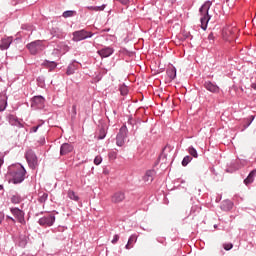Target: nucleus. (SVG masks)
Returning <instances> with one entry per match:
<instances>
[{"label":"nucleus","mask_w":256,"mask_h":256,"mask_svg":"<svg viewBox=\"0 0 256 256\" xmlns=\"http://www.w3.org/2000/svg\"><path fill=\"white\" fill-rule=\"evenodd\" d=\"M188 153L189 155H191V157H194V159H197V157H199V154L197 153V149H195V147L190 146L188 148Z\"/></svg>","instance_id":"cd10ccee"},{"label":"nucleus","mask_w":256,"mask_h":256,"mask_svg":"<svg viewBox=\"0 0 256 256\" xmlns=\"http://www.w3.org/2000/svg\"><path fill=\"white\" fill-rule=\"evenodd\" d=\"M5 163V160L3 159V156L0 153V167Z\"/></svg>","instance_id":"8fccbe9b"},{"label":"nucleus","mask_w":256,"mask_h":256,"mask_svg":"<svg viewBox=\"0 0 256 256\" xmlns=\"http://www.w3.org/2000/svg\"><path fill=\"white\" fill-rule=\"evenodd\" d=\"M253 121H255V116L254 115L249 116L246 127H249L251 123H253Z\"/></svg>","instance_id":"58836bf2"},{"label":"nucleus","mask_w":256,"mask_h":256,"mask_svg":"<svg viewBox=\"0 0 256 256\" xmlns=\"http://www.w3.org/2000/svg\"><path fill=\"white\" fill-rule=\"evenodd\" d=\"M25 159L28 163V166L35 171L39 167V158L37 157V154H35V151L29 149L25 153Z\"/></svg>","instance_id":"20e7f679"},{"label":"nucleus","mask_w":256,"mask_h":256,"mask_svg":"<svg viewBox=\"0 0 256 256\" xmlns=\"http://www.w3.org/2000/svg\"><path fill=\"white\" fill-rule=\"evenodd\" d=\"M184 37H185V39H193V36H191V33L190 32H185L184 33Z\"/></svg>","instance_id":"a18cd8bd"},{"label":"nucleus","mask_w":256,"mask_h":256,"mask_svg":"<svg viewBox=\"0 0 256 256\" xmlns=\"http://www.w3.org/2000/svg\"><path fill=\"white\" fill-rule=\"evenodd\" d=\"M1 190H3V186H2V185H0V191H1Z\"/></svg>","instance_id":"680f3d73"},{"label":"nucleus","mask_w":256,"mask_h":256,"mask_svg":"<svg viewBox=\"0 0 256 256\" xmlns=\"http://www.w3.org/2000/svg\"><path fill=\"white\" fill-rule=\"evenodd\" d=\"M68 197H69V199H71L72 201H79V197L77 196V194H76L75 191H73V190H69V191H68Z\"/></svg>","instance_id":"7c9ffc66"},{"label":"nucleus","mask_w":256,"mask_h":256,"mask_svg":"<svg viewBox=\"0 0 256 256\" xmlns=\"http://www.w3.org/2000/svg\"><path fill=\"white\" fill-rule=\"evenodd\" d=\"M11 43H13V37H5L0 41V51H7L9 47H11Z\"/></svg>","instance_id":"ddd939ff"},{"label":"nucleus","mask_w":256,"mask_h":256,"mask_svg":"<svg viewBox=\"0 0 256 256\" xmlns=\"http://www.w3.org/2000/svg\"><path fill=\"white\" fill-rule=\"evenodd\" d=\"M10 201L13 205H19L23 201V198L19 195V193H15L11 196Z\"/></svg>","instance_id":"4be33fe9"},{"label":"nucleus","mask_w":256,"mask_h":256,"mask_svg":"<svg viewBox=\"0 0 256 256\" xmlns=\"http://www.w3.org/2000/svg\"><path fill=\"white\" fill-rule=\"evenodd\" d=\"M105 7H107V5L103 4L101 6H96L95 9L96 11H105Z\"/></svg>","instance_id":"79ce46f5"},{"label":"nucleus","mask_w":256,"mask_h":256,"mask_svg":"<svg viewBox=\"0 0 256 256\" xmlns=\"http://www.w3.org/2000/svg\"><path fill=\"white\" fill-rule=\"evenodd\" d=\"M18 245H19V247L27 246V237H25V235H20L18 237Z\"/></svg>","instance_id":"bb28decb"},{"label":"nucleus","mask_w":256,"mask_h":256,"mask_svg":"<svg viewBox=\"0 0 256 256\" xmlns=\"http://www.w3.org/2000/svg\"><path fill=\"white\" fill-rule=\"evenodd\" d=\"M10 213L17 219L18 223L25 225V212L18 207L10 208Z\"/></svg>","instance_id":"1a4fd4ad"},{"label":"nucleus","mask_w":256,"mask_h":256,"mask_svg":"<svg viewBox=\"0 0 256 256\" xmlns=\"http://www.w3.org/2000/svg\"><path fill=\"white\" fill-rule=\"evenodd\" d=\"M167 157V155H165L164 153H162L161 155H160V159H165Z\"/></svg>","instance_id":"864d4df0"},{"label":"nucleus","mask_w":256,"mask_h":256,"mask_svg":"<svg viewBox=\"0 0 256 256\" xmlns=\"http://www.w3.org/2000/svg\"><path fill=\"white\" fill-rule=\"evenodd\" d=\"M247 161H241L239 159L232 160L231 163L229 164V167L227 169L228 173H233L235 171H238V169H241L243 165H246Z\"/></svg>","instance_id":"9d476101"},{"label":"nucleus","mask_w":256,"mask_h":256,"mask_svg":"<svg viewBox=\"0 0 256 256\" xmlns=\"http://www.w3.org/2000/svg\"><path fill=\"white\" fill-rule=\"evenodd\" d=\"M98 55L102 58L111 57L113 53H115V50L112 47H104L97 51Z\"/></svg>","instance_id":"2eb2a0df"},{"label":"nucleus","mask_w":256,"mask_h":256,"mask_svg":"<svg viewBox=\"0 0 256 256\" xmlns=\"http://www.w3.org/2000/svg\"><path fill=\"white\" fill-rule=\"evenodd\" d=\"M32 109H44L45 108V97L42 95L34 96L31 99Z\"/></svg>","instance_id":"6e6552de"},{"label":"nucleus","mask_w":256,"mask_h":256,"mask_svg":"<svg viewBox=\"0 0 256 256\" xmlns=\"http://www.w3.org/2000/svg\"><path fill=\"white\" fill-rule=\"evenodd\" d=\"M71 48L69 47V45H67V43L65 42H60L57 45V51H59L60 53H62V55H65V53H68V51Z\"/></svg>","instance_id":"aec40b11"},{"label":"nucleus","mask_w":256,"mask_h":256,"mask_svg":"<svg viewBox=\"0 0 256 256\" xmlns=\"http://www.w3.org/2000/svg\"><path fill=\"white\" fill-rule=\"evenodd\" d=\"M8 173L11 177V183L19 185L25 181L27 170L20 163H16L9 166Z\"/></svg>","instance_id":"f257e3e1"},{"label":"nucleus","mask_w":256,"mask_h":256,"mask_svg":"<svg viewBox=\"0 0 256 256\" xmlns=\"http://www.w3.org/2000/svg\"><path fill=\"white\" fill-rule=\"evenodd\" d=\"M113 115H117V110H113Z\"/></svg>","instance_id":"13d9d810"},{"label":"nucleus","mask_w":256,"mask_h":256,"mask_svg":"<svg viewBox=\"0 0 256 256\" xmlns=\"http://www.w3.org/2000/svg\"><path fill=\"white\" fill-rule=\"evenodd\" d=\"M252 89L256 91V82L251 85Z\"/></svg>","instance_id":"5fc2aeb1"},{"label":"nucleus","mask_w":256,"mask_h":256,"mask_svg":"<svg viewBox=\"0 0 256 256\" xmlns=\"http://www.w3.org/2000/svg\"><path fill=\"white\" fill-rule=\"evenodd\" d=\"M55 219V214H47L38 220V225H40V227H53L55 225Z\"/></svg>","instance_id":"39448f33"},{"label":"nucleus","mask_w":256,"mask_h":256,"mask_svg":"<svg viewBox=\"0 0 256 256\" xmlns=\"http://www.w3.org/2000/svg\"><path fill=\"white\" fill-rule=\"evenodd\" d=\"M61 31H59V28H52L51 30V35H53V37H57L59 39V37H61Z\"/></svg>","instance_id":"2f4dec72"},{"label":"nucleus","mask_w":256,"mask_h":256,"mask_svg":"<svg viewBox=\"0 0 256 256\" xmlns=\"http://www.w3.org/2000/svg\"><path fill=\"white\" fill-rule=\"evenodd\" d=\"M96 7H97V6H90V7H88V9H89L90 11H97Z\"/></svg>","instance_id":"603ef678"},{"label":"nucleus","mask_w":256,"mask_h":256,"mask_svg":"<svg viewBox=\"0 0 256 256\" xmlns=\"http://www.w3.org/2000/svg\"><path fill=\"white\" fill-rule=\"evenodd\" d=\"M108 157L109 159H111L112 161L117 159V150H111L109 153H108Z\"/></svg>","instance_id":"473e14b6"},{"label":"nucleus","mask_w":256,"mask_h":256,"mask_svg":"<svg viewBox=\"0 0 256 256\" xmlns=\"http://www.w3.org/2000/svg\"><path fill=\"white\" fill-rule=\"evenodd\" d=\"M211 5H213L212 1H206L199 9V13L201 15V29H203V31H207V25H209V21H211V15H209V9H211Z\"/></svg>","instance_id":"f03ea898"},{"label":"nucleus","mask_w":256,"mask_h":256,"mask_svg":"<svg viewBox=\"0 0 256 256\" xmlns=\"http://www.w3.org/2000/svg\"><path fill=\"white\" fill-rule=\"evenodd\" d=\"M117 241H119V235H118V234H115V235L113 236V239H112L111 243H112L113 245H115V244H117Z\"/></svg>","instance_id":"a19ab883"},{"label":"nucleus","mask_w":256,"mask_h":256,"mask_svg":"<svg viewBox=\"0 0 256 256\" xmlns=\"http://www.w3.org/2000/svg\"><path fill=\"white\" fill-rule=\"evenodd\" d=\"M225 251H231L233 249V245L231 243L224 244Z\"/></svg>","instance_id":"ea45409f"},{"label":"nucleus","mask_w":256,"mask_h":256,"mask_svg":"<svg viewBox=\"0 0 256 256\" xmlns=\"http://www.w3.org/2000/svg\"><path fill=\"white\" fill-rule=\"evenodd\" d=\"M191 161H193V157H191L189 155L185 156L182 160V166L187 167V165H189V163H191Z\"/></svg>","instance_id":"c756f323"},{"label":"nucleus","mask_w":256,"mask_h":256,"mask_svg":"<svg viewBox=\"0 0 256 256\" xmlns=\"http://www.w3.org/2000/svg\"><path fill=\"white\" fill-rule=\"evenodd\" d=\"M204 88L210 93H219V91H221L218 85L215 82L211 81L204 82Z\"/></svg>","instance_id":"4468645a"},{"label":"nucleus","mask_w":256,"mask_h":256,"mask_svg":"<svg viewBox=\"0 0 256 256\" xmlns=\"http://www.w3.org/2000/svg\"><path fill=\"white\" fill-rule=\"evenodd\" d=\"M253 181H255V179H253L250 176H248L246 179H244L245 185H250V183H253Z\"/></svg>","instance_id":"e433bc0d"},{"label":"nucleus","mask_w":256,"mask_h":256,"mask_svg":"<svg viewBox=\"0 0 256 256\" xmlns=\"http://www.w3.org/2000/svg\"><path fill=\"white\" fill-rule=\"evenodd\" d=\"M105 137V135L104 136H99V139H103Z\"/></svg>","instance_id":"bf43d9fd"},{"label":"nucleus","mask_w":256,"mask_h":256,"mask_svg":"<svg viewBox=\"0 0 256 256\" xmlns=\"http://www.w3.org/2000/svg\"><path fill=\"white\" fill-rule=\"evenodd\" d=\"M118 3H121V5H129L130 0H116Z\"/></svg>","instance_id":"37998d69"},{"label":"nucleus","mask_w":256,"mask_h":256,"mask_svg":"<svg viewBox=\"0 0 256 256\" xmlns=\"http://www.w3.org/2000/svg\"><path fill=\"white\" fill-rule=\"evenodd\" d=\"M72 113H73L74 115H77V105H73V106H72Z\"/></svg>","instance_id":"09e8293b"},{"label":"nucleus","mask_w":256,"mask_h":256,"mask_svg":"<svg viewBox=\"0 0 256 256\" xmlns=\"http://www.w3.org/2000/svg\"><path fill=\"white\" fill-rule=\"evenodd\" d=\"M229 0H226V2H228Z\"/></svg>","instance_id":"338daca9"},{"label":"nucleus","mask_w":256,"mask_h":256,"mask_svg":"<svg viewBox=\"0 0 256 256\" xmlns=\"http://www.w3.org/2000/svg\"><path fill=\"white\" fill-rule=\"evenodd\" d=\"M37 81H41V78H38Z\"/></svg>","instance_id":"0e129e2a"},{"label":"nucleus","mask_w":256,"mask_h":256,"mask_svg":"<svg viewBox=\"0 0 256 256\" xmlns=\"http://www.w3.org/2000/svg\"><path fill=\"white\" fill-rule=\"evenodd\" d=\"M3 219H5V215L0 212V224L3 223Z\"/></svg>","instance_id":"3c124183"},{"label":"nucleus","mask_w":256,"mask_h":256,"mask_svg":"<svg viewBox=\"0 0 256 256\" xmlns=\"http://www.w3.org/2000/svg\"><path fill=\"white\" fill-rule=\"evenodd\" d=\"M74 150H75V146H73V144L63 143L60 146V155L62 157L65 156V155H69V153H73Z\"/></svg>","instance_id":"9b49d317"},{"label":"nucleus","mask_w":256,"mask_h":256,"mask_svg":"<svg viewBox=\"0 0 256 256\" xmlns=\"http://www.w3.org/2000/svg\"><path fill=\"white\" fill-rule=\"evenodd\" d=\"M48 199H49V194L43 192L38 197V203H41L42 205H45V203H47Z\"/></svg>","instance_id":"393cba45"},{"label":"nucleus","mask_w":256,"mask_h":256,"mask_svg":"<svg viewBox=\"0 0 256 256\" xmlns=\"http://www.w3.org/2000/svg\"><path fill=\"white\" fill-rule=\"evenodd\" d=\"M127 133H129V130L127 129V125H123L119 129L118 134L116 135L117 147H123V145H125V139H127Z\"/></svg>","instance_id":"423d86ee"},{"label":"nucleus","mask_w":256,"mask_h":256,"mask_svg":"<svg viewBox=\"0 0 256 256\" xmlns=\"http://www.w3.org/2000/svg\"><path fill=\"white\" fill-rule=\"evenodd\" d=\"M128 123H129L130 125L132 124L131 119H130V120H128Z\"/></svg>","instance_id":"052dcab7"},{"label":"nucleus","mask_w":256,"mask_h":256,"mask_svg":"<svg viewBox=\"0 0 256 256\" xmlns=\"http://www.w3.org/2000/svg\"><path fill=\"white\" fill-rule=\"evenodd\" d=\"M6 109H7V101L2 100V104L0 105V113H2V111H5Z\"/></svg>","instance_id":"c9c22d12"},{"label":"nucleus","mask_w":256,"mask_h":256,"mask_svg":"<svg viewBox=\"0 0 256 256\" xmlns=\"http://www.w3.org/2000/svg\"><path fill=\"white\" fill-rule=\"evenodd\" d=\"M155 175H156L155 170H147L143 177V181L145 183H148L149 185L150 183H153V179H155Z\"/></svg>","instance_id":"a211bd4d"},{"label":"nucleus","mask_w":256,"mask_h":256,"mask_svg":"<svg viewBox=\"0 0 256 256\" xmlns=\"http://www.w3.org/2000/svg\"><path fill=\"white\" fill-rule=\"evenodd\" d=\"M8 219H10L11 221H13V223H15V219L11 216H7Z\"/></svg>","instance_id":"6e6d98bb"},{"label":"nucleus","mask_w":256,"mask_h":256,"mask_svg":"<svg viewBox=\"0 0 256 256\" xmlns=\"http://www.w3.org/2000/svg\"><path fill=\"white\" fill-rule=\"evenodd\" d=\"M181 183H185V181H181Z\"/></svg>","instance_id":"69168bd1"},{"label":"nucleus","mask_w":256,"mask_h":256,"mask_svg":"<svg viewBox=\"0 0 256 256\" xmlns=\"http://www.w3.org/2000/svg\"><path fill=\"white\" fill-rule=\"evenodd\" d=\"M7 119H8V123H10L12 127H18V129H23L24 125L21 123V120L17 118V116L10 114L8 115Z\"/></svg>","instance_id":"f8f14e48"},{"label":"nucleus","mask_w":256,"mask_h":256,"mask_svg":"<svg viewBox=\"0 0 256 256\" xmlns=\"http://www.w3.org/2000/svg\"><path fill=\"white\" fill-rule=\"evenodd\" d=\"M248 177H251L252 179H255V177H256V170H252V171L249 173Z\"/></svg>","instance_id":"c03bdc74"},{"label":"nucleus","mask_w":256,"mask_h":256,"mask_svg":"<svg viewBox=\"0 0 256 256\" xmlns=\"http://www.w3.org/2000/svg\"><path fill=\"white\" fill-rule=\"evenodd\" d=\"M75 15H77V11L67 10L63 12L62 17H64V19H69V17H75Z\"/></svg>","instance_id":"a878e982"},{"label":"nucleus","mask_w":256,"mask_h":256,"mask_svg":"<svg viewBox=\"0 0 256 256\" xmlns=\"http://www.w3.org/2000/svg\"><path fill=\"white\" fill-rule=\"evenodd\" d=\"M134 243H137V235L132 234V235L129 237V239H128V242H127V244H126V246H125V249H131V247H133L132 245H133Z\"/></svg>","instance_id":"b1692460"},{"label":"nucleus","mask_w":256,"mask_h":256,"mask_svg":"<svg viewBox=\"0 0 256 256\" xmlns=\"http://www.w3.org/2000/svg\"><path fill=\"white\" fill-rule=\"evenodd\" d=\"M222 211H231L233 209V202L231 200H224L221 204Z\"/></svg>","instance_id":"412c9836"},{"label":"nucleus","mask_w":256,"mask_h":256,"mask_svg":"<svg viewBox=\"0 0 256 256\" xmlns=\"http://www.w3.org/2000/svg\"><path fill=\"white\" fill-rule=\"evenodd\" d=\"M27 49L30 51L31 55H37L39 51H43V41L35 40L27 44Z\"/></svg>","instance_id":"0eeeda50"},{"label":"nucleus","mask_w":256,"mask_h":256,"mask_svg":"<svg viewBox=\"0 0 256 256\" xmlns=\"http://www.w3.org/2000/svg\"><path fill=\"white\" fill-rule=\"evenodd\" d=\"M103 163V158L101 156H96L94 158V165H101Z\"/></svg>","instance_id":"f704fd0d"},{"label":"nucleus","mask_w":256,"mask_h":256,"mask_svg":"<svg viewBox=\"0 0 256 256\" xmlns=\"http://www.w3.org/2000/svg\"><path fill=\"white\" fill-rule=\"evenodd\" d=\"M42 66L51 72V71H54V69H57V62L44 60L42 63Z\"/></svg>","instance_id":"6ab92c4d"},{"label":"nucleus","mask_w":256,"mask_h":256,"mask_svg":"<svg viewBox=\"0 0 256 256\" xmlns=\"http://www.w3.org/2000/svg\"><path fill=\"white\" fill-rule=\"evenodd\" d=\"M95 33L87 31L85 29L77 30L72 33V41L79 43V41H85V39H91Z\"/></svg>","instance_id":"7ed1b4c3"},{"label":"nucleus","mask_w":256,"mask_h":256,"mask_svg":"<svg viewBox=\"0 0 256 256\" xmlns=\"http://www.w3.org/2000/svg\"><path fill=\"white\" fill-rule=\"evenodd\" d=\"M214 228L217 229V224L214 225Z\"/></svg>","instance_id":"e2e57ef3"},{"label":"nucleus","mask_w":256,"mask_h":256,"mask_svg":"<svg viewBox=\"0 0 256 256\" xmlns=\"http://www.w3.org/2000/svg\"><path fill=\"white\" fill-rule=\"evenodd\" d=\"M39 127H41V125H37V126L32 127V132L37 133V131H39Z\"/></svg>","instance_id":"de8ad7c7"},{"label":"nucleus","mask_w":256,"mask_h":256,"mask_svg":"<svg viewBox=\"0 0 256 256\" xmlns=\"http://www.w3.org/2000/svg\"><path fill=\"white\" fill-rule=\"evenodd\" d=\"M166 74L169 77V79H171V81H173V79H175V77H177V69L175 67H170L167 69Z\"/></svg>","instance_id":"5701e85b"},{"label":"nucleus","mask_w":256,"mask_h":256,"mask_svg":"<svg viewBox=\"0 0 256 256\" xmlns=\"http://www.w3.org/2000/svg\"><path fill=\"white\" fill-rule=\"evenodd\" d=\"M38 143H39V145H43V144L45 143V138H44V136H41V137L39 138Z\"/></svg>","instance_id":"49530a36"},{"label":"nucleus","mask_w":256,"mask_h":256,"mask_svg":"<svg viewBox=\"0 0 256 256\" xmlns=\"http://www.w3.org/2000/svg\"><path fill=\"white\" fill-rule=\"evenodd\" d=\"M119 91H120L121 95L125 96V95H128V93H129V88L127 87V85L122 84V85H120V87H119Z\"/></svg>","instance_id":"c85d7f7f"},{"label":"nucleus","mask_w":256,"mask_h":256,"mask_svg":"<svg viewBox=\"0 0 256 256\" xmlns=\"http://www.w3.org/2000/svg\"><path fill=\"white\" fill-rule=\"evenodd\" d=\"M112 203H123L125 201V192L117 191L111 197Z\"/></svg>","instance_id":"dca6fc26"},{"label":"nucleus","mask_w":256,"mask_h":256,"mask_svg":"<svg viewBox=\"0 0 256 256\" xmlns=\"http://www.w3.org/2000/svg\"><path fill=\"white\" fill-rule=\"evenodd\" d=\"M39 215H43V212L37 213L36 217H39Z\"/></svg>","instance_id":"4d7b16f0"},{"label":"nucleus","mask_w":256,"mask_h":256,"mask_svg":"<svg viewBox=\"0 0 256 256\" xmlns=\"http://www.w3.org/2000/svg\"><path fill=\"white\" fill-rule=\"evenodd\" d=\"M208 40L210 43H215V34L213 32L208 35Z\"/></svg>","instance_id":"4c0bfd02"},{"label":"nucleus","mask_w":256,"mask_h":256,"mask_svg":"<svg viewBox=\"0 0 256 256\" xmlns=\"http://www.w3.org/2000/svg\"><path fill=\"white\" fill-rule=\"evenodd\" d=\"M79 62L73 60L66 69V75H75V72L79 70Z\"/></svg>","instance_id":"f3484780"},{"label":"nucleus","mask_w":256,"mask_h":256,"mask_svg":"<svg viewBox=\"0 0 256 256\" xmlns=\"http://www.w3.org/2000/svg\"><path fill=\"white\" fill-rule=\"evenodd\" d=\"M201 211V207L199 206H192L190 213L191 215H195V213H199Z\"/></svg>","instance_id":"72a5a7b5"}]
</instances>
